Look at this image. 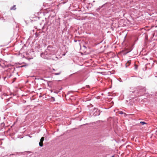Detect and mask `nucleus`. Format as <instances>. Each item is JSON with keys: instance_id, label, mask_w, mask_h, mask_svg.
Wrapping results in <instances>:
<instances>
[{"instance_id": "6e6552de", "label": "nucleus", "mask_w": 157, "mask_h": 157, "mask_svg": "<svg viewBox=\"0 0 157 157\" xmlns=\"http://www.w3.org/2000/svg\"><path fill=\"white\" fill-rule=\"evenodd\" d=\"M61 73V72H59V73H54V74L55 75H60Z\"/></svg>"}, {"instance_id": "9d476101", "label": "nucleus", "mask_w": 157, "mask_h": 157, "mask_svg": "<svg viewBox=\"0 0 157 157\" xmlns=\"http://www.w3.org/2000/svg\"><path fill=\"white\" fill-rule=\"evenodd\" d=\"M127 63H128L129 64H130V62L129 61H128L127 62Z\"/></svg>"}, {"instance_id": "7ed1b4c3", "label": "nucleus", "mask_w": 157, "mask_h": 157, "mask_svg": "<svg viewBox=\"0 0 157 157\" xmlns=\"http://www.w3.org/2000/svg\"><path fill=\"white\" fill-rule=\"evenodd\" d=\"M18 153L16 152L14 154H12L9 155L8 157H16L17 154H18Z\"/></svg>"}, {"instance_id": "1a4fd4ad", "label": "nucleus", "mask_w": 157, "mask_h": 157, "mask_svg": "<svg viewBox=\"0 0 157 157\" xmlns=\"http://www.w3.org/2000/svg\"><path fill=\"white\" fill-rule=\"evenodd\" d=\"M39 145H40V147H42V146H43V143H42L41 142H40L39 143Z\"/></svg>"}, {"instance_id": "ddd939ff", "label": "nucleus", "mask_w": 157, "mask_h": 157, "mask_svg": "<svg viewBox=\"0 0 157 157\" xmlns=\"http://www.w3.org/2000/svg\"><path fill=\"white\" fill-rule=\"evenodd\" d=\"M93 2H95V1H94Z\"/></svg>"}, {"instance_id": "0eeeda50", "label": "nucleus", "mask_w": 157, "mask_h": 157, "mask_svg": "<svg viewBox=\"0 0 157 157\" xmlns=\"http://www.w3.org/2000/svg\"><path fill=\"white\" fill-rule=\"evenodd\" d=\"M140 123L141 124H142V125H144V124H146V123L145 122H144V121H141L140 122Z\"/></svg>"}, {"instance_id": "39448f33", "label": "nucleus", "mask_w": 157, "mask_h": 157, "mask_svg": "<svg viewBox=\"0 0 157 157\" xmlns=\"http://www.w3.org/2000/svg\"><path fill=\"white\" fill-rule=\"evenodd\" d=\"M16 6L14 5L12 7L10 8V9L11 10H15L16 8H15Z\"/></svg>"}, {"instance_id": "423d86ee", "label": "nucleus", "mask_w": 157, "mask_h": 157, "mask_svg": "<svg viewBox=\"0 0 157 157\" xmlns=\"http://www.w3.org/2000/svg\"><path fill=\"white\" fill-rule=\"evenodd\" d=\"M44 137H42L40 140V142H41L42 143H43V142L44 140Z\"/></svg>"}, {"instance_id": "f257e3e1", "label": "nucleus", "mask_w": 157, "mask_h": 157, "mask_svg": "<svg viewBox=\"0 0 157 157\" xmlns=\"http://www.w3.org/2000/svg\"><path fill=\"white\" fill-rule=\"evenodd\" d=\"M48 47L46 49L44 52L41 53L40 54L41 56L43 58L45 59H53L51 57L52 56L55 55L56 53V51L53 48H49Z\"/></svg>"}, {"instance_id": "9b49d317", "label": "nucleus", "mask_w": 157, "mask_h": 157, "mask_svg": "<svg viewBox=\"0 0 157 157\" xmlns=\"http://www.w3.org/2000/svg\"><path fill=\"white\" fill-rule=\"evenodd\" d=\"M83 47H85V48H86V46H83Z\"/></svg>"}, {"instance_id": "f8f14e48", "label": "nucleus", "mask_w": 157, "mask_h": 157, "mask_svg": "<svg viewBox=\"0 0 157 157\" xmlns=\"http://www.w3.org/2000/svg\"><path fill=\"white\" fill-rule=\"evenodd\" d=\"M111 157H114V156H111Z\"/></svg>"}, {"instance_id": "f03ea898", "label": "nucleus", "mask_w": 157, "mask_h": 157, "mask_svg": "<svg viewBox=\"0 0 157 157\" xmlns=\"http://www.w3.org/2000/svg\"><path fill=\"white\" fill-rule=\"evenodd\" d=\"M93 112H94L93 115L94 116H98L100 114L99 110L96 108H94Z\"/></svg>"}, {"instance_id": "20e7f679", "label": "nucleus", "mask_w": 157, "mask_h": 157, "mask_svg": "<svg viewBox=\"0 0 157 157\" xmlns=\"http://www.w3.org/2000/svg\"><path fill=\"white\" fill-rule=\"evenodd\" d=\"M104 6V5H102V6H99L98 9H97V10H96L97 11H98V12L100 10V9L101 8L103 7Z\"/></svg>"}]
</instances>
